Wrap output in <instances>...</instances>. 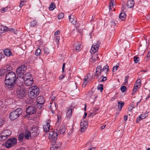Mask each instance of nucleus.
<instances>
[{
    "label": "nucleus",
    "instance_id": "obj_14",
    "mask_svg": "<svg viewBox=\"0 0 150 150\" xmlns=\"http://www.w3.org/2000/svg\"><path fill=\"white\" fill-rule=\"evenodd\" d=\"M69 21L73 25H75L76 20L75 16L71 15H70L69 17Z\"/></svg>",
    "mask_w": 150,
    "mask_h": 150
},
{
    "label": "nucleus",
    "instance_id": "obj_6",
    "mask_svg": "<svg viewBox=\"0 0 150 150\" xmlns=\"http://www.w3.org/2000/svg\"><path fill=\"white\" fill-rule=\"evenodd\" d=\"M31 76V75L30 73H26L25 74L24 77L23 78V80L26 86H30L33 83V79L30 77Z\"/></svg>",
    "mask_w": 150,
    "mask_h": 150
},
{
    "label": "nucleus",
    "instance_id": "obj_30",
    "mask_svg": "<svg viewBox=\"0 0 150 150\" xmlns=\"http://www.w3.org/2000/svg\"><path fill=\"white\" fill-rule=\"evenodd\" d=\"M24 138H25V137L23 133H21L19 134L18 136V140L19 141H22Z\"/></svg>",
    "mask_w": 150,
    "mask_h": 150
},
{
    "label": "nucleus",
    "instance_id": "obj_20",
    "mask_svg": "<svg viewBox=\"0 0 150 150\" xmlns=\"http://www.w3.org/2000/svg\"><path fill=\"white\" fill-rule=\"evenodd\" d=\"M126 16V15L125 13L123 11H122L120 14L119 18L122 21H124L125 20Z\"/></svg>",
    "mask_w": 150,
    "mask_h": 150
},
{
    "label": "nucleus",
    "instance_id": "obj_21",
    "mask_svg": "<svg viewBox=\"0 0 150 150\" xmlns=\"http://www.w3.org/2000/svg\"><path fill=\"white\" fill-rule=\"evenodd\" d=\"M4 52L5 54L7 57H10L11 55H13L9 49L5 50H4Z\"/></svg>",
    "mask_w": 150,
    "mask_h": 150
},
{
    "label": "nucleus",
    "instance_id": "obj_57",
    "mask_svg": "<svg viewBox=\"0 0 150 150\" xmlns=\"http://www.w3.org/2000/svg\"><path fill=\"white\" fill-rule=\"evenodd\" d=\"M60 33V31L58 30L54 32V35H57L59 34Z\"/></svg>",
    "mask_w": 150,
    "mask_h": 150
},
{
    "label": "nucleus",
    "instance_id": "obj_53",
    "mask_svg": "<svg viewBox=\"0 0 150 150\" xmlns=\"http://www.w3.org/2000/svg\"><path fill=\"white\" fill-rule=\"evenodd\" d=\"M25 1H21L20 2L19 5V7L21 8L23 5H25Z\"/></svg>",
    "mask_w": 150,
    "mask_h": 150
},
{
    "label": "nucleus",
    "instance_id": "obj_38",
    "mask_svg": "<svg viewBox=\"0 0 150 150\" xmlns=\"http://www.w3.org/2000/svg\"><path fill=\"white\" fill-rule=\"evenodd\" d=\"M87 78L86 79H85L83 80V83L82 84V86L85 87L86 85L88 83V81L87 79Z\"/></svg>",
    "mask_w": 150,
    "mask_h": 150
},
{
    "label": "nucleus",
    "instance_id": "obj_32",
    "mask_svg": "<svg viewBox=\"0 0 150 150\" xmlns=\"http://www.w3.org/2000/svg\"><path fill=\"white\" fill-rule=\"evenodd\" d=\"M18 68L20 69V70H21V71L25 73L27 67L25 65H22L21 66L18 67Z\"/></svg>",
    "mask_w": 150,
    "mask_h": 150
},
{
    "label": "nucleus",
    "instance_id": "obj_12",
    "mask_svg": "<svg viewBox=\"0 0 150 150\" xmlns=\"http://www.w3.org/2000/svg\"><path fill=\"white\" fill-rule=\"evenodd\" d=\"M103 71L102 69V67L101 66H98L96 69V73L95 74V76L98 77V76H101L103 74Z\"/></svg>",
    "mask_w": 150,
    "mask_h": 150
},
{
    "label": "nucleus",
    "instance_id": "obj_18",
    "mask_svg": "<svg viewBox=\"0 0 150 150\" xmlns=\"http://www.w3.org/2000/svg\"><path fill=\"white\" fill-rule=\"evenodd\" d=\"M25 138L26 139H31V134L30 133V131L28 130H26L25 132V134L24 135Z\"/></svg>",
    "mask_w": 150,
    "mask_h": 150
},
{
    "label": "nucleus",
    "instance_id": "obj_60",
    "mask_svg": "<svg viewBox=\"0 0 150 150\" xmlns=\"http://www.w3.org/2000/svg\"><path fill=\"white\" fill-rule=\"evenodd\" d=\"M64 76L63 74L60 75L59 77V79H62L64 77Z\"/></svg>",
    "mask_w": 150,
    "mask_h": 150
},
{
    "label": "nucleus",
    "instance_id": "obj_17",
    "mask_svg": "<svg viewBox=\"0 0 150 150\" xmlns=\"http://www.w3.org/2000/svg\"><path fill=\"white\" fill-rule=\"evenodd\" d=\"M134 5V0H129L127 2V5L128 8H132Z\"/></svg>",
    "mask_w": 150,
    "mask_h": 150
},
{
    "label": "nucleus",
    "instance_id": "obj_49",
    "mask_svg": "<svg viewBox=\"0 0 150 150\" xmlns=\"http://www.w3.org/2000/svg\"><path fill=\"white\" fill-rule=\"evenodd\" d=\"M120 89L122 92H124L126 90V87L125 86H122L121 87Z\"/></svg>",
    "mask_w": 150,
    "mask_h": 150
},
{
    "label": "nucleus",
    "instance_id": "obj_46",
    "mask_svg": "<svg viewBox=\"0 0 150 150\" xmlns=\"http://www.w3.org/2000/svg\"><path fill=\"white\" fill-rule=\"evenodd\" d=\"M64 16V14L63 13H60L59 15H58V18L59 19L62 18Z\"/></svg>",
    "mask_w": 150,
    "mask_h": 150
},
{
    "label": "nucleus",
    "instance_id": "obj_54",
    "mask_svg": "<svg viewBox=\"0 0 150 150\" xmlns=\"http://www.w3.org/2000/svg\"><path fill=\"white\" fill-rule=\"evenodd\" d=\"M134 108V107L133 105H131L128 108V110H129V111L131 112L132 109Z\"/></svg>",
    "mask_w": 150,
    "mask_h": 150
},
{
    "label": "nucleus",
    "instance_id": "obj_15",
    "mask_svg": "<svg viewBox=\"0 0 150 150\" xmlns=\"http://www.w3.org/2000/svg\"><path fill=\"white\" fill-rule=\"evenodd\" d=\"M73 48L76 50V51H79L81 50L82 47L81 45V42H78L76 43L74 45Z\"/></svg>",
    "mask_w": 150,
    "mask_h": 150
},
{
    "label": "nucleus",
    "instance_id": "obj_24",
    "mask_svg": "<svg viewBox=\"0 0 150 150\" xmlns=\"http://www.w3.org/2000/svg\"><path fill=\"white\" fill-rule=\"evenodd\" d=\"M66 128L65 126H61L59 130L60 134H62L66 132Z\"/></svg>",
    "mask_w": 150,
    "mask_h": 150
},
{
    "label": "nucleus",
    "instance_id": "obj_62",
    "mask_svg": "<svg viewBox=\"0 0 150 150\" xmlns=\"http://www.w3.org/2000/svg\"><path fill=\"white\" fill-rule=\"evenodd\" d=\"M150 97V93H149L147 96H146V98H145V99H146V100H148V98H149Z\"/></svg>",
    "mask_w": 150,
    "mask_h": 150
},
{
    "label": "nucleus",
    "instance_id": "obj_19",
    "mask_svg": "<svg viewBox=\"0 0 150 150\" xmlns=\"http://www.w3.org/2000/svg\"><path fill=\"white\" fill-rule=\"evenodd\" d=\"M37 103H44L45 102V99L42 96H39L37 98Z\"/></svg>",
    "mask_w": 150,
    "mask_h": 150
},
{
    "label": "nucleus",
    "instance_id": "obj_39",
    "mask_svg": "<svg viewBox=\"0 0 150 150\" xmlns=\"http://www.w3.org/2000/svg\"><path fill=\"white\" fill-rule=\"evenodd\" d=\"M103 70L104 71L105 74L106 73L107 71H108V66L107 65H105L103 69Z\"/></svg>",
    "mask_w": 150,
    "mask_h": 150
},
{
    "label": "nucleus",
    "instance_id": "obj_4",
    "mask_svg": "<svg viewBox=\"0 0 150 150\" xmlns=\"http://www.w3.org/2000/svg\"><path fill=\"white\" fill-rule=\"evenodd\" d=\"M22 110L20 108H17L16 110L12 111L10 113V119L12 120L16 119L22 114Z\"/></svg>",
    "mask_w": 150,
    "mask_h": 150
},
{
    "label": "nucleus",
    "instance_id": "obj_47",
    "mask_svg": "<svg viewBox=\"0 0 150 150\" xmlns=\"http://www.w3.org/2000/svg\"><path fill=\"white\" fill-rule=\"evenodd\" d=\"M4 120L2 118L0 117V127L3 125L4 122Z\"/></svg>",
    "mask_w": 150,
    "mask_h": 150
},
{
    "label": "nucleus",
    "instance_id": "obj_37",
    "mask_svg": "<svg viewBox=\"0 0 150 150\" xmlns=\"http://www.w3.org/2000/svg\"><path fill=\"white\" fill-rule=\"evenodd\" d=\"M36 106L38 108L40 109H42V108L43 107L42 106L44 103H37Z\"/></svg>",
    "mask_w": 150,
    "mask_h": 150
},
{
    "label": "nucleus",
    "instance_id": "obj_58",
    "mask_svg": "<svg viewBox=\"0 0 150 150\" xmlns=\"http://www.w3.org/2000/svg\"><path fill=\"white\" fill-rule=\"evenodd\" d=\"M139 118L142 119H143L145 118V117L144 115L142 114L139 116Z\"/></svg>",
    "mask_w": 150,
    "mask_h": 150
},
{
    "label": "nucleus",
    "instance_id": "obj_56",
    "mask_svg": "<svg viewBox=\"0 0 150 150\" xmlns=\"http://www.w3.org/2000/svg\"><path fill=\"white\" fill-rule=\"evenodd\" d=\"M137 88H136V87H134V88L133 89V92H132V93L133 94H134L137 91Z\"/></svg>",
    "mask_w": 150,
    "mask_h": 150
},
{
    "label": "nucleus",
    "instance_id": "obj_36",
    "mask_svg": "<svg viewBox=\"0 0 150 150\" xmlns=\"http://www.w3.org/2000/svg\"><path fill=\"white\" fill-rule=\"evenodd\" d=\"M6 136L1 135V134L0 135V141H3L6 140L7 138Z\"/></svg>",
    "mask_w": 150,
    "mask_h": 150
},
{
    "label": "nucleus",
    "instance_id": "obj_26",
    "mask_svg": "<svg viewBox=\"0 0 150 150\" xmlns=\"http://www.w3.org/2000/svg\"><path fill=\"white\" fill-rule=\"evenodd\" d=\"M7 28L6 26H1L0 27V33H3L5 31L7 30Z\"/></svg>",
    "mask_w": 150,
    "mask_h": 150
},
{
    "label": "nucleus",
    "instance_id": "obj_1",
    "mask_svg": "<svg viewBox=\"0 0 150 150\" xmlns=\"http://www.w3.org/2000/svg\"><path fill=\"white\" fill-rule=\"evenodd\" d=\"M16 79L15 72L9 71L8 73L5 76L4 81L6 89L9 91L15 90L17 86L16 82Z\"/></svg>",
    "mask_w": 150,
    "mask_h": 150
},
{
    "label": "nucleus",
    "instance_id": "obj_23",
    "mask_svg": "<svg viewBox=\"0 0 150 150\" xmlns=\"http://www.w3.org/2000/svg\"><path fill=\"white\" fill-rule=\"evenodd\" d=\"M16 73L18 76L20 77L23 76V74L24 73L23 71H21V70L20 69H18V68L17 69Z\"/></svg>",
    "mask_w": 150,
    "mask_h": 150
},
{
    "label": "nucleus",
    "instance_id": "obj_7",
    "mask_svg": "<svg viewBox=\"0 0 150 150\" xmlns=\"http://www.w3.org/2000/svg\"><path fill=\"white\" fill-rule=\"evenodd\" d=\"M17 143V139L15 138H11L5 143V147L7 148H10L13 146Z\"/></svg>",
    "mask_w": 150,
    "mask_h": 150
},
{
    "label": "nucleus",
    "instance_id": "obj_22",
    "mask_svg": "<svg viewBox=\"0 0 150 150\" xmlns=\"http://www.w3.org/2000/svg\"><path fill=\"white\" fill-rule=\"evenodd\" d=\"M72 110L69 109L67 110L66 112V116L68 119H69L72 116Z\"/></svg>",
    "mask_w": 150,
    "mask_h": 150
},
{
    "label": "nucleus",
    "instance_id": "obj_61",
    "mask_svg": "<svg viewBox=\"0 0 150 150\" xmlns=\"http://www.w3.org/2000/svg\"><path fill=\"white\" fill-rule=\"evenodd\" d=\"M7 7L4 8L3 9L2 11V12H2V13H3V12H2V11L6 12L7 11Z\"/></svg>",
    "mask_w": 150,
    "mask_h": 150
},
{
    "label": "nucleus",
    "instance_id": "obj_43",
    "mask_svg": "<svg viewBox=\"0 0 150 150\" xmlns=\"http://www.w3.org/2000/svg\"><path fill=\"white\" fill-rule=\"evenodd\" d=\"M119 64H117L116 66L113 67L112 69V71L113 72H115L117 71V69L119 67Z\"/></svg>",
    "mask_w": 150,
    "mask_h": 150
},
{
    "label": "nucleus",
    "instance_id": "obj_63",
    "mask_svg": "<svg viewBox=\"0 0 150 150\" xmlns=\"http://www.w3.org/2000/svg\"><path fill=\"white\" fill-rule=\"evenodd\" d=\"M124 120L125 121V122H126V121L127 120V115H125L124 116Z\"/></svg>",
    "mask_w": 150,
    "mask_h": 150
},
{
    "label": "nucleus",
    "instance_id": "obj_27",
    "mask_svg": "<svg viewBox=\"0 0 150 150\" xmlns=\"http://www.w3.org/2000/svg\"><path fill=\"white\" fill-rule=\"evenodd\" d=\"M56 7V6L54 2H52L50 5L49 7L48 8L49 10L50 11H53Z\"/></svg>",
    "mask_w": 150,
    "mask_h": 150
},
{
    "label": "nucleus",
    "instance_id": "obj_25",
    "mask_svg": "<svg viewBox=\"0 0 150 150\" xmlns=\"http://www.w3.org/2000/svg\"><path fill=\"white\" fill-rule=\"evenodd\" d=\"M8 72L5 69H1L0 70V76L6 75Z\"/></svg>",
    "mask_w": 150,
    "mask_h": 150
},
{
    "label": "nucleus",
    "instance_id": "obj_16",
    "mask_svg": "<svg viewBox=\"0 0 150 150\" xmlns=\"http://www.w3.org/2000/svg\"><path fill=\"white\" fill-rule=\"evenodd\" d=\"M11 133V132L10 130H4V131L1 134L2 135H3L5 136H6L7 137H8L10 136Z\"/></svg>",
    "mask_w": 150,
    "mask_h": 150
},
{
    "label": "nucleus",
    "instance_id": "obj_51",
    "mask_svg": "<svg viewBox=\"0 0 150 150\" xmlns=\"http://www.w3.org/2000/svg\"><path fill=\"white\" fill-rule=\"evenodd\" d=\"M55 40L56 41V42H57L58 43L59 42L60 39V37L59 36H56L54 38Z\"/></svg>",
    "mask_w": 150,
    "mask_h": 150
},
{
    "label": "nucleus",
    "instance_id": "obj_13",
    "mask_svg": "<svg viewBox=\"0 0 150 150\" xmlns=\"http://www.w3.org/2000/svg\"><path fill=\"white\" fill-rule=\"evenodd\" d=\"M50 121L48 120L47 122L45 125H44L43 128L44 131L45 132H50Z\"/></svg>",
    "mask_w": 150,
    "mask_h": 150
},
{
    "label": "nucleus",
    "instance_id": "obj_64",
    "mask_svg": "<svg viewBox=\"0 0 150 150\" xmlns=\"http://www.w3.org/2000/svg\"><path fill=\"white\" fill-rule=\"evenodd\" d=\"M65 63H64L63 64L62 67V72H63L64 70V67H65Z\"/></svg>",
    "mask_w": 150,
    "mask_h": 150
},
{
    "label": "nucleus",
    "instance_id": "obj_28",
    "mask_svg": "<svg viewBox=\"0 0 150 150\" xmlns=\"http://www.w3.org/2000/svg\"><path fill=\"white\" fill-rule=\"evenodd\" d=\"M99 110L98 108H94L93 109L92 112L91 113V115L92 116H94L96 113V112Z\"/></svg>",
    "mask_w": 150,
    "mask_h": 150
},
{
    "label": "nucleus",
    "instance_id": "obj_2",
    "mask_svg": "<svg viewBox=\"0 0 150 150\" xmlns=\"http://www.w3.org/2000/svg\"><path fill=\"white\" fill-rule=\"evenodd\" d=\"M100 45V42L99 41H98L96 43H94L92 45L91 50H90V52L91 54L93 53L91 59L92 60H94V61L98 60V54H96L95 53L98 51Z\"/></svg>",
    "mask_w": 150,
    "mask_h": 150
},
{
    "label": "nucleus",
    "instance_id": "obj_45",
    "mask_svg": "<svg viewBox=\"0 0 150 150\" xmlns=\"http://www.w3.org/2000/svg\"><path fill=\"white\" fill-rule=\"evenodd\" d=\"M101 76V78H103V79H101V82H103L107 80V77L105 76H104V75L103 74H102Z\"/></svg>",
    "mask_w": 150,
    "mask_h": 150
},
{
    "label": "nucleus",
    "instance_id": "obj_41",
    "mask_svg": "<svg viewBox=\"0 0 150 150\" xmlns=\"http://www.w3.org/2000/svg\"><path fill=\"white\" fill-rule=\"evenodd\" d=\"M139 57H134V61L136 63H138L139 61Z\"/></svg>",
    "mask_w": 150,
    "mask_h": 150
},
{
    "label": "nucleus",
    "instance_id": "obj_10",
    "mask_svg": "<svg viewBox=\"0 0 150 150\" xmlns=\"http://www.w3.org/2000/svg\"><path fill=\"white\" fill-rule=\"evenodd\" d=\"M55 144L50 148V150H60L61 147V142H54Z\"/></svg>",
    "mask_w": 150,
    "mask_h": 150
},
{
    "label": "nucleus",
    "instance_id": "obj_55",
    "mask_svg": "<svg viewBox=\"0 0 150 150\" xmlns=\"http://www.w3.org/2000/svg\"><path fill=\"white\" fill-rule=\"evenodd\" d=\"M87 128V127H81V130H80V131H81V132H84L86 130V128Z\"/></svg>",
    "mask_w": 150,
    "mask_h": 150
},
{
    "label": "nucleus",
    "instance_id": "obj_8",
    "mask_svg": "<svg viewBox=\"0 0 150 150\" xmlns=\"http://www.w3.org/2000/svg\"><path fill=\"white\" fill-rule=\"evenodd\" d=\"M57 129L54 130H51L49 133L48 138L51 139L52 142L53 143L55 142L57 139V137L58 134V132Z\"/></svg>",
    "mask_w": 150,
    "mask_h": 150
},
{
    "label": "nucleus",
    "instance_id": "obj_42",
    "mask_svg": "<svg viewBox=\"0 0 150 150\" xmlns=\"http://www.w3.org/2000/svg\"><path fill=\"white\" fill-rule=\"evenodd\" d=\"M114 0H111L109 4V8L111 10L113 7Z\"/></svg>",
    "mask_w": 150,
    "mask_h": 150
},
{
    "label": "nucleus",
    "instance_id": "obj_44",
    "mask_svg": "<svg viewBox=\"0 0 150 150\" xmlns=\"http://www.w3.org/2000/svg\"><path fill=\"white\" fill-rule=\"evenodd\" d=\"M44 51L45 54H48L50 53V51L47 47H45L44 49Z\"/></svg>",
    "mask_w": 150,
    "mask_h": 150
},
{
    "label": "nucleus",
    "instance_id": "obj_9",
    "mask_svg": "<svg viewBox=\"0 0 150 150\" xmlns=\"http://www.w3.org/2000/svg\"><path fill=\"white\" fill-rule=\"evenodd\" d=\"M33 137H37L39 133V131L38 127H33L31 128L30 131H29Z\"/></svg>",
    "mask_w": 150,
    "mask_h": 150
},
{
    "label": "nucleus",
    "instance_id": "obj_11",
    "mask_svg": "<svg viewBox=\"0 0 150 150\" xmlns=\"http://www.w3.org/2000/svg\"><path fill=\"white\" fill-rule=\"evenodd\" d=\"M36 109L35 107L32 106H29L26 109V113L27 115L34 114L36 112Z\"/></svg>",
    "mask_w": 150,
    "mask_h": 150
},
{
    "label": "nucleus",
    "instance_id": "obj_48",
    "mask_svg": "<svg viewBox=\"0 0 150 150\" xmlns=\"http://www.w3.org/2000/svg\"><path fill=\"white\" fill-rule=\"evenodd\" d=\"M129 78V76H125V80H124V84H126L127 83V81H128V79Z\"/></svg>",
    "mask_w": 150,
    "mask_h": 150
},
{
    "label": "nucleus",
    "instance_id": "obj_40",
    "mask_svg": "<svg viewBox=\"0 0 150 150\" xmlns=\"http://www.w3.org/2000/svg\"><path fill=\"white\" fill-rule=\"evenodd\" d=\"M37 24V22L36 20H34L33 21L31 22L30 23V25L31 26H34L35 25H36Z\"/></svg>",
    "mask_w": 150,
    "mask_h": 150
},
{
    "label": "nucleus",
    "instance_id": "obj_3",
    "mask_svg": "<svg viewBox=\"0 0 150 150\" xmlns=\"http://www.w3.org/2000/svg\"><path fill=\"white\" fill-rule=\"evenodd\" d=\"M28 94L29 97L31 99H34L38 96L39 93V89L37 86L29 88Z\"/></svg>",
    "mask_w": 150,
    "mask_h": 150
},
{
    "label": "nucleus",
    "instance_id": "obj_31",
    "mask_svg": "<svg viewBox=\"0 0 150 150\" xmlns=\"http://www.w3.org/2000/svg\"><path fill=\"white\" fill-rule=\"evenodd\" d=\"M124 103L120 101L118 102V107L119 110H121V109L124 105Z\"/></svg>",
    "mask_w": 150,
    "mask_h": 150
},
{
    "label": "nucleus",
    "instance_id": "obj_35",
    "mask_svg": "<svg viewBox=\"0 0 150 150\" xmlns=\"http://www.w3.org/2000/svg\"><path fill=\"white\" fill-rule=\"evenodd\" d=\"M41 52L40 49L38 48L35 51V54L37 56H38L41 54Z\"/></svg>",
    "mask_w": 150,
    "mask_h": 150
},
{
    "label": "nucleus",
    "instance_id": "obj_33",
    "mask_svg": "<svg viewBox=\"0 0 150 150\" xmlns=\"http://www.w3.org/2000/svg\"><path fill=\"white\" fill-rule=\"evenodd\" d=\"M80 125L81 127H88V122L86 121H84L81 122L80 123Z\"/></svg>",
    "mask_w": 150,
    "mask_h": 150
},
{
    "label": "nucleus",
    "instance_id": "obj_5",
    "mask_svg": "<svg viewBox=\"0 0 150 150\" xmlns=\"http://www.w3.org/2000/svg\"><path fill=\"white\" fill-rule=\"evenodd\" d=\"M18 88L16 89L17 96L20 99H23L25 96V91L22 85L21 86H17Z\"/></svg>",
    "mask_w": 150,
    "mask_h": 150
},
{
    "label": "nucleus",
    "instance_id": "obj_52",
    "mask_svg": "<svg viewBox=\"0 0 150 150\" xmlns=\"http://www.w3.org/2000/svg\"><path fill=\"white\" fill-rule=\"evenodd\" d=\"M4 69H5L7 71V72L8 73L9 72H8L9 71H10L11 70L12 67L10 66H9L7 67H6Z\"/></svg>",
    "mask_w": 150,
    "mask_h": 150
},
{
    "label": "nucleus",
    "instance_id": "obj_34",
    "mask_svg": "<svg viewBox=\"0 0 150 150\" xmlns=\"http://www.w3.org/2000/svg\"><path fill=\"white\" fill-rule=\"evenodd\" d=\"M98 90L100 91L101 92L103 90V84H99L97 87Z\"/></svg>",
    "mask_w": 150,
    "mask_h": 150
},
{
    "label": "nucleus",
    "instance_id": "obj_50",
    "mask_svg": "<svg viewBox=\"0 0 150 150\" xmlns=\"http://www.w3.org/2000/svg\"><path fill=\"white\" fill-rule=\"evenodd\" d=\"M141 85V83H140V82H136L135 83L134 85V87L138 88V86Z\"/></svg>",
    "mask_w": 150,
    "mask_h": 150
},
{
    "label": "nucleus",
    "instance_id": "obj_59",
    "mask_svg": "<svg viewBox=\"0 0 150 150\" xmlns=\"http://www.w3.org/2000/svg\"><path fill=\"white\" fill-rule=\"evenodd\" d=\"M52 105H51L50 106V109L52 112L54 113V110L52 108Z\"/></svg>",
    "mask_w": 150,
    "mask_h": 150
},
{
    "label": "nucleus",
    "instance_id": "obj_29",
    "mask_svg": "<svg viewBox=\"0 0 150 150\" xmlns=\"http://www.w3.org/2000/svg\"><path fill=\"white\" fill-rule=\"evenodd\" d=\"M61 120V117L60 115L57 116V120L56 122V126H59L60 125V122Z\"/></svg>",
    "mask_w": 150,
    "mask_h": 150
}]
</instances>
